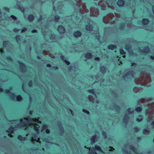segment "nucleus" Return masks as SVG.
<instances>
[{
	"instance_id": "obj_63",
	"label": "nucleus",
	"mask_w": 154,
	"mask_h": 154,
	"mask_svg": "<svg viewBox=\"0 0 154 154\" xmlns=\"http://www.w3.org/2000/svg\"><path fill=\"white\" fill-rule=\"evenodd\" d=\"M141 139V138L140 137H137V139L138 140H140Z\"/></svg>"
},
{
	"instance_id": "obj_16",
	"label": "nucleus",
	"mask_w": 154,
	"mask_h": 154,
	"mask_svg": "<svg viewBox=\"0 0 154 154\" xmlns=\"http://www.w3.org/2000/svg\"><path fill=\"white\" fill-rule=\"evenodd\" d=\"M14 130V128L13 127H11L8 128V129L6 130V131L9 133H12Z\"/></svg>"
},
{
	"instance_id": "obj_48",
	"label": "nucleus",
	"mask_w": 154,
	"mask_h": 154,
	"mask_svg": "<svg viewBox=\"0 0 154 154\" xmlns=\"http://www.w3.org/2000/svg\"><path fill=\"white\" fill-rule=\"evenodd\" d=\"M31 32L32 33H37L38 32L35 29H33L32 30Z\"/></svg>"
},
{
	"instance_id": "obj_25",
	"label": "nucleus",
	"mask_w": 154,
	"mask_h": 154,
	"mask_svg": "<svg viewBox=\"0 0 154 154\" xmlns=\"http://www.w3.org/2000/svg\"><path fill=\"white\" fill-rule=\"evenodd\" d=\"M132 72L131 71H128L127 72L126 74L123 75V77L124 78H127V75H130L131 74H132Z\"/></svg>"
},
{
	"instance_id": "obj_41",
	"label": "nucleus",
	"mask_w": 154,
	"mask_h": 154,
	"mask_svg": "<svg viewBox=\"0 0 154 154\" xmlns=\"http://www.w3.org/2000/svg\"><path fill=\"white\" fill-rule=\"evenodd\" d=\"M60 58L61 60H63L64 61V60L66 59V58L63 55L60 56Z\"/></svg>"
},
{
	"instance_id": "obj_47",
	"label": "nucleus",
	"mask_w": 154,
	"mask_h": 154,
	"mask_svg": "<svg viewBox=\"0 0 154 154\" xmlns=\"http://www.w3.org/2000/svg\"><path fill=\"white\" fill-rule=\"evenodd\" d=\"M95 38L97 40H100V35H96L95 36Z\"/></svg>"
},
{
	"instance_id": "obj_55",
	"label": "nucleus",
	"mask_w": 154,
	"mask_h": 154,
	"mask_svg": "<svg viewBox=\"0 0 154 154\" xmlns=\"http://www.w3.org/2000/svg\"><path fill=\"white\" fill-rule=\"evenodd\" d=\"M136 65V63H133L131 64V66L135 67Z\"/></svg>"
},
{
	"instance_id": "obj_44",
	"label": "nucleus",
	"mask_w": 154,
	"mask_h": 154,
	"mask_svg": "<svg viewBox=\"0 0 154 154\" xmlns=\"http://www.w3.org/2000/svg\"><path fill=\"white\" fill-rule=\"evenodd\" d=\"M19 29H18L17 28H15L13 29V31L16 33H17L19 31Z\"/></svg>"
},
{
	"instance_id": "obj_19",
	"label": "nucleus",
	"mask_w": 154,
	"mask_h": 154,
	"mask_svg": "<svg viewBox=\"0 0 154 154\" xmlns=\"http://www.w3.org/2000/svg\"><path fill=\"white\" fill-rule=\"evenodd\" d=\"M97 136L96 135H94L92 136L90 139V140L91 142L93 143H94L95 142V140Z\"/></svg>"
},
{
	"instance_id": "obj_7",
	"label": "nucleus",
	"mask_w": 154,
	"mask_h": 154,
	"mask_svg": "<svg viewBox=\"0 0 154 154\" xmlns=\"http://www.w3.org/2000/svg\"><path fill=\"white\" fill-rule=\"evenodd\" d=\"M107 48L109 50H113L114 49L116 48L117 46L115 45L110 44L108 45Z\"/></svg>"
},
{
	"instance_id": "obj_21",
	"label": "nucleus",
	"mask_w": 154,
	"mask_h": 154,
	"mask_svg": "<svg viewBox=\"0 0 154 154\" xmlns=\"http://www.w3.org/2000/svg\"><path fill=\"white\" fill-rule=\"evenodd\" d=\"M138 117H140V118H137L136 119V121L138 122H141L143 119V116L141 115H140L138 116Z\"/></svg>"
},
{
	"instance_id": "obj_46",
	"label": "nucleus",
	"mask_w": 154,
	"mask_h": 154,
	"mask_svg": "<svg viewBox=\"0 0 154 154\" xmlns=\"http://www.w3.org/2000/svg\"><path fill=\"white\" fill-rule=\"evenodd\" d=\"M42 17L41 16H40L38 19V22H41L42 20Z\"/></svg>"
},
{
	"instance_id": "obj_4",
	"label": "nucleus",
	"mask_w": 154,
	"mask_h": 154,
	"mask_svg": "<svg viewBox=\"0 0 154 154\" xmlns=\"http://www.w3.org/2000/svg\"><path fill=\"white\" fill-rule=\"evenodd\" d=\"M82 34V32L79 30H77L74 32L73 35L75 38H79L81 36Z\"/></svg>"
},
{
	"instance_id": "obj_2",
	"label": "nucleus",
	"mask_w": 154,
	"mask_h": 154,
	"mask_svg": "<svg viewBox=\"0 0 154 154\" xmlns=\"http://www.w3.org/2000/svg\"><path fill=\"white\" fill-rule=\"evenodd\" d=\"M18 62L20 64V69L21 71H25L26 70V65L22 62L18 61Z\"/></svg>"
},
{
	"instance_id": "obj_5",
	"label": "nucleus",
	"mask_w": 154,
	"mask_h": 154,
	"mask_svg": "<svg viewBox=\"0 0 154 154\" xmlns=\"http://www.w3.org/2000/svg\"><path fill=\"white\" fill-rule=\"evenodd\" d=\"M86 30L87 31H91L93 29V26L92 24H88L85 26Z\"/></svg>"
},
{
	"instance_id": "obj_61",
	"label": "nucleus",
	"mask_w": 154,
	"mask_h": 154,
	"mask_svg": "<svg viewBox=\"0 0 154 154\" xmlns=\"http://www.w3.org/2000/svg\"><path fill=\"white\" fill-rule=\"evenodd\" d=\"M3 91V89L2 88H0V92H2Z\"/></svg>"
},
{
	"instance_id": "obj_53",
	"label": "nucleus",
	"mask_w": 154,
	"mask_h": 154,
	"mask_svg": "<svg viewBox=\"0 0 154 154\" xmlns=\"http://www.w3.org/2000/svg\"><path fill=\"white\" fill-rule=\"evenodd\" d=\"M12 95L11 96L12 98H14L15 97V94L12 93H11Z\"/></svg>"
},
{
	"instance_id": "obj_3",
	"label": "nucleus",
	"mask_w": 154,
	"mask_h": 154,
	"mask_svg": "<svg viewBox=\"0 0 154 154\" xmlns=\"http://www.w3.org/2000/svg\"><path fill=\"white\" fill-rule=\"evenodd\" d=\"M23 120H21V121L22 122L21 123H20L18 124L17 125H22L21 126L22 127H27L29 125V123H30L29 121H23Z\"/></svg>"
},
{
	"instance_id": "obj_59",
	"label": "nucleus",
	"mask_w": 154,
	"mask_h": 154,
	"mask_svg": "<svg viewBox=\"0 0 154 154\" xmlns=\"http://www.w3.org/2000/svg\"><path fill=\"white\" fill-rule=\"evenodd\" d=\"M143 131L144 132H149V131L147 130V129H144L143 130Z\"/></svg>"
},
{
	"instance_id": "obj_36",
	"label": "nucleus",
	"mask_w": 154,
	"mask_h": 154,
	"mask_svg": "<svg viewBox=\"0 0 154 154\" xmlns=\"http://www.w3.org/2000/svg\"><path fill=\"white\" fill-rule=\"evenodd\" d=\"M6 59L8 61H12V58L10 56H8L6 58Z\"/></svg>"
},
{
	"instance_id": "obj_20",
	"label": "nucleus",
	"mask_w": 154,
	"mask_h": 154,
	"mask_svg": "<svg viewBox=\"0 0 154 154\" xmlns=\"http://www.w3.org/2000/svg\"><path fill=\"white\" fill-rule=\"evenodd\" d=\"M135 110L137 112L140 113L142 111V109L140 106L137 107L135 108Z\"/></svg>"
},
{
	"instance_id": "obj_8",
	"label": "nucleus",
	"mask_w": 154,
	"mask_h": 154,
	"mask_svg": "<svg viewBox=\"0 0 154 154\" xmlns=\"http://www.w3.org/2000/svg\"><path fill=\"white\" fill-rule=\"evenodd\" d=\"M149 20H148L147 19L144 18L142 20V24L144 25H147L149 23Z\"/></svg>"
},
{
	"instance_id": "obj_52",
	"label": "nucleus",
	"mask_w": 154,
	"mask_h": 154,
	"mask_svg": "<svg viewBox=\"0 0 154 154\" xmlns=\"http://www.w3.org/2000/svg\"><path fill=\"white\" fill-rule=\"evenodd\" d=\"M11 89V88H10V89H6L5 91L7 93H11L10 90Z\"/></svg>"
},
{
	"instance_id": "obj_29",
	"label": "nucleus",
	"mask_w": 154,
	"mask_h": 154,
	"mask_svg": "<svg viewBox=\"0 0 154 154\" xmlns=\"http://www.w3.org/2000/svg\"><path fill=\"white\" fill-rule=\"evenodd\" d=\"M149 48L148 47H147L146 48H145L143 50H141V51L142 52L147 54L149 51Z\"/></svg>"
},
{
	"instance_id": "obj_37",
	"label": "nucleus",
	"mask_w": 154,
	"mask_h": 154,
	"mask_svg": "<svg viewBox=\"0 0 154 154\" xmlns=\"http://www.w3.org/2000/svg\"><path fill=\"white\" fill-rule=\"evenodd\" d=\"M14 20H17V18L14 15H11L10 16Z\"/></svg>"
},
{
	"instance_id": "obj_26",
	"label": "nucleus",
	"mask_w": 154,
	"mask_h": 154,
	"mask_svg": "<svg viewBox=\"0 0 154 154\" xmlns=\"http://www.w3.org/2000/svg\"><path fill=\"white\" fill-rule=\"evenodd\" d=\"M8 43V41H4L3 42V48H5L7 47Z\"/></svg>"
},
{
	"instance_id": "obj_49",
	"label": "nucleus",
	"mask_w": 154,
	"mask_h": 154,
	"mask_svg": "<svg viewBox=\"0 0 154 154\" xmlns=\"http://www.w3.org/2000/svg\"><path fill=\"white\" fill-rule=\"evenodd\" d=\"M94 59L96 61H99L100 60V58L99 57H96Z\"/></svg>"
},
{
	"instance_id": "obj_10",
	"label": "nucleus",
	"mask_w": 154,
	"mask_h": 154,
	"mask_svg": "<svg viewBox=\"0 0 154 154\" xmlns=\"http://www.w3.org/2000/svg\"><path fill=\"white\" fill-rule=\"evenodd\" d=\"M130 149L137 154H143L142 153H138V152H137V149L133 146H131Z\"/></svg>"
},
{
	"instance_id": "obj_35",
	"label": "nucleus",
	"mask_w": 154,
	"mask_h": 154,
	"mask_svg": "<svg viewBox=\"0 0 154 154\" xmlns=\"http://www.w3.org/2000/svg\"><path fill=\"white\" fill-rule=\"evenodd\" d=\"M127 111L128 113L131 114H132L133 112V111H131V109L130 108H128L127 110Z\"/></svg>"
},
{
	"instance_id": "obj_45",
	"label": "nucleus",
	"mask_w": 154,
	"mask_h": 154,
	"mask_svg": "<svg viewBox=\"0 0 154 154\" xmlns=\"http://www.w3.org/2000/svg\"><path fill=\"white\" fill-rule=\"evenodd\" d=\"M64 62H65V63L67 65H69L70 64V62L67 60L66 59L64 60Z\"/></svg>"
},
{
	"instance_id": "obj_27",
	"label": "nucleus",
	"mask_w": 154,
	"mask_h": 154,
	"mask_svg": "<svg viewBox=\"0 0 154 154\" xmlns=\"http://www.w3.org/2000/svg\"><path fill=\"white\" fill-rule=\"evenodd\" d=\"M60 19V16L57 15H56L54 16V21L56 22H58L59 21V20Z\"/></svg>"
},
{
	"instance_id": "obj_30",
	"label": "nucleus",
	"mask_w": 154,
	"mask_h": 154,
	"mask_svg": "<svg viewBox=\"0 0 154 154\" xmlns=\"http://www.w3.org/2000/svg\"><path fill=\"white\" fill-rule=\"evenodd\" d=\"M125 48L128 51H129L131 49V46H130L128 44H127L125 45Z\"/></svg>"
},
{
	"instance_id": "obj_50",
	"label": "nucleus",
	"mask_w": 154,
	"mask_h": 154,
	"mask_svg": "<svg viewBox=\"0 0 154 154\" xmlns=\"http://www.w3.org/2000/svg\"><path fill=\"white\" fill-rule=\"evenodd\" d=\"M32 80H30L29 82V87H31L32 85Z\"/></svg>"
},
{
	"instance_id": "obj_57",
	"label": "nucleus",
	"mask_w": 154,
	"mask_h": 154,
	"mask_svg": "<svg viewBox=\"0 0 154 154\" xmlns=\"http://www.w3.org/2000/svg\"><path fill=\"white\" fill-rule=\"evenodd\" d=\"M69 111L71 112L72 115L73 116L74 115V113H73V111L70 109H69Z\"/></svg>"
},
{
	"instance_id": "obj_51",
	"label": "nucleus",
	"mask_w": 154,
	"mask_h": 154,
	"mask_svg": "<svg viewBox=\"0 0 154 154\" xmlns=\"http://www.w3.org/2000/svg\"><path fill=\"white\" fill-rule=\"evenodd\" d=\"M52 68L54 70H57L58 69V67H57V66H53L52 67Z\"/></svg>"
},
{
	"instance_id": "obj_22",
	"label": "nucleus",
	"mask_w": 154,
	"mask_h": 154,
	"mask_svg": "<svg viewBox=\"0 0 154 154\" xmlns=\"http://www.w3.org/2000/svg\"><path fill=\"white\" fill-rule=\"evenodd\" d=\"M95 148L96 150L98 151L99 152H101L102 151V150L101 147L98 145L95 146Z\"/></svg>"
},
{
	"instance_id": "obj_58",
	"label": "nucleus",
	"mask_w": 154,
	"mask_h": 154,
	"mask_svg": "<svg viewBox=\"0 0 154 154\" xmlns=\"http://www.w3.org/2000/svg\"><path fill=\"white\" fill-rule=\"evenodd\" d=\"M88 98L89 99L91 98L92 99V101L94 100V98L93 97H92V96H91L90 95L89 96Z\"/></svg>"
},
{
	"instance_id": "obj_12",
	"label": "nucleus",
	"mask_w": 154,
	"mask_h": 154,
	"mask_svg": "<svg viewBox=\"0 0 154 154\" xmlns=\"http://www.w3.org/2000/svg\"><path fill=\"white\" fill-rule=\"evenodd\" d=\"M92 57V54L90 53H87L85 54V57L86 59H90Z\"/></svg>"
},
{
	"instance_id": "obj_62",
	"label": "nucleus",
	"mask_w": 154,
	"mask_h": 154,
	"mask_svg": "<svg viewBox=\"0 0 154 154\" xmlns=\"http://www.w3.org/2000/svg\"><path fill=\"white\" fill-rule=\"evenodd\" d=\"M36 58L38 59H40V57L38 55L36 56Z\"/></svg>"
},
{
	"instance_id": "obj_17",
	"label": "nucleus",
	"mask_w": 154,
	"mask_h": 154,
	"mask_svg": "<svg viewBox=\"0 0 154 154\" xmlns=\"http://www.w3.org/2000/svg\"><path fill=\"white\" fill-rule=\"evenodd\" d=\"M17 100L18 102H20L23 100V99L22 97L20 95H18L16 97Z\"/></svg>"
},
{
	"instance_id": "obj_39",
	"label": "nucleus",
	"mask_w": 154,
	"mask_h": 154,
	"mask_svg": "<svg viewBox=\"0 0 154 154\" xmlns=\"http://www.w3.org/2000/svg\"><path fill=\"white\" fill-rule=\"evenodd\" d=\"M95 150H93V149H92L89 152V154H96V153L95 152Z\"/></svg>"
},
{
	"instance_id": "obj_28",
	"label": "nucleus",
	"mask_w": 154,
	"mask_h": 154,
	"mask_svg": "<svg viewBox=\"0 0 154 154\" xmlns=\"http://www.w3.org/2000/svg\"><path fill=\"white\" fill-rule=\"evenodd\" d=\"M21 36L20 35H17L15 37V38L16 39L17 42H18L21 40Z\"/></svg>"
},
{
	"instance_id": "obj_32",
	"label": "nucleus",
	"mask_w": 154,
	"mask_h": 154,
	"mask_svg": "<svg viewBox=\"0 0 154 154\" xmlns=\"http://www.w3.org/2000/svg\"><path fill=\"white\" fill-rule=\"evenodd\" d=\"M82 111L84 113H86L87 115H89L90 114L89 112L85 109H83Z\"/></svg>"
},
{
	"instance_id": "obj_42",
	"label": "nucleus",
	"mask_w": 154,
	"mask_h": 154,
	"mask_svg": "<svg viewBox=\"0 0 154 154\" xmlns=\"http://www.w3.org/2000/svg\"><path fill=\"white\" fill-rule=\"evenodd\" d=\"M102 133H103V136H104V137L105 138H106L107 137V135H106V132L104 131H103V132Z\"/></svg>"
},
{
	"instance_id": "obj_14",
	"label": "nucleus",
	"mask_w": 154,
	"mask_h": 154,
	"mask_svg": "<svg viewBox=\"0 0 154 154\" xmlns=\"http://www.w3.org/2000/svg\"><path fill=\"white\" fill-rule=\"evenodd\" d=\"M115 110L117 112L119 113L120 110V108L119 105L115 104Z\"/></svg>"
},
{
	"instance_id": "obj_54",
	"label": "nucleus",
	"mask_w": 154,
	"mask_h": 154,
	"mask_svg": "<svg viewBox=\"0 0 154 154\" xmlns=\"http://www.w3.org/2000/svg\"><path fill=\"white\" fill-rule=\"evenodd\" d=\"M151 122L150 123V124L152 125H154V119H152Z\"/></svg>"
},
{
	"instance_id": "obj_43",
	"label": "nucleus",
	"mask_w": 154,
	"mask_h": 154,
	"mask_svg": "<svg viewBox=\"0 0 154 154\" xmlns=\"http://www.w3.org/2000/svg\"><path fill=\"white\" fill-rule=\"evenodd\" d=\"M134 129L135 132H137L139 130V128L137 127H134Z\"/></svg>"
},
{
	"instance_id": "obj_13",
	"label": "nucleus",
	"mask_w": 154,
	"mask_h": 154,
	"mask_svg": "<svg viewBox=\"0 0 154 154\" xmlns=\"http://www.w3.org/2000/svg\"><path fill=\"white\" fill-rule=\"evenodd\" d=\"M48 128V125L46 124H45V125H43L42 126V128H43L44 129H46V133L48 134H49L50 133V131L49 129L47 128Z\"/></svg>"
},
{
	"instance_id": "obj_34",
	"label": "nucleus",
	"mask_w": 154,
	"mask_h": 154,
	"mask_svg": "<svg viewBox=\"0 0 154 154\" xmlns=\"http://www.w3.org/2000/svg\"><path fill=\"white\" fill-rule=\"evenodd\" d=\"M34 130L37 132H39V129L38 128L37 126H34Z\"/></svg>"
},
{
	"instance_id": "obj_31",
	"label": "nucleus",
	"mask_w": 154,
	"mask_h": 154,
	"mask_svg": "<svg viewBox=\"0 0 154 154\" xmlns=\"http://www.w3.org/2000/svg\"><path fill=\"white\" fill-rule=\"evenodd\" d=\"M17 7H18L17 9L21 10V11L22 12H23L25 10V8L23 7L21 8V6L19 5H17Z\"/></svg>"
},
{
	"instance_id": "obj_23",
	"label": "nucleus",
	"mask_w": 154,
	"mask_h": 154,
	"mask_svg": "<svg viewBox=\"0 0 154 154\" xmlns=\"http://www.w3.org/2000/svg\"><path fill=\"white\" fill-rule=\"evenodd\" d=\"M59 127L60 128V133L61 134H63L64 133V128L61 125V124L59 126Z\"/></svg>"
},
{
	"instance_id": "obj_6",
	"label": "nucleus",
	"mask_w": 154,
	"mask_h": 154,
	"mask_svg": "<svg viewBox=\"0 0 154 154\" xmlns=\"http://www.w3.org/2000/svg\"><path fill=\"white\" fill-rule=\"evenodd\" d=\"M125 1L123 0H118L117 2V5L119 7H122L125 5Z\"/></svg>"
},
{
	"instance_id": "obj_9",
	"label": "nucleus",
	"mask_w": 154,
	"mask_h": 154,
	"mask_svg": "<svg viewBox=\"0 0 154 154\" xmlns=\"http://www.w3.org/2000/svg\"><path fill=\"white\" fill-rule=\"evenodd\" d=\"M34 19V16L32 14L29 15L28 17V20L29 22H32Z\"/></svg>"
},
{
	"instance_id": "obj_1",
	"label": "nucleus",
	"mask_w": 154,
	"mask_h": 154,
	"mask_svg": "<svg viewBox=\"0 0 154 154\" xmlns=\"http://www.w3.org/2000/svg\"><path fill=\"white\" fill-rule=\"evenodd\" d=\"M57 30L60 33L63 34L66 31L63 25H59L57 26Z\"/></svg>"
},
{
	"instance_id": "obj_64",
	"label": "nucleus",
	"mask_w": 154,
	"mask_h": 154,
	"mask_svg": "<svg viewBox=\"0 0 154 154\" xmlns=\"http://www.w3.org/2000/svg\"><path fill=\"white\" fill-rule=\"evenodd\" d=\"M23 44H25L26 43V41L25 40H24L22 42Z\"/></svg>"
},
{
	"instance_id": "obj_60",
	"label": "nucleus",
	"mask_w": 154,
	"mask_h": 154,
	"mask_svg": "<svg viewBox=\"0 0 154 154\" xmlns=\"http://www.w3.org/2000/svg\"><path fill=\"white\" fill-rule=\"evenodd\" d=\"M150 57L151 59L152 60H154V56H150Z\"/></svg>"
},
{
	"instance_id": "obj_15",
	"label": "nucleus",
	"mask_w": 154,
	"mask_h": 154,
	"mask_svg": "<svg viewBox=\"0 0 154 154\" xmlns=\"http://www.w3.org/2000/svg\"><path fill=\"white\" fill-rule=\"evenodd\" d=\"M87 91L88 93L94 95L96 96V94H95V92L94 89H88L87 90Z\"/></svg>"
},
{
	"instance_id": "obj_24",
	"label": "nucleus",
	"mask_w": 154,
	"mask_h": 154,
	"mask_svg": "<svg viewBox=\"0 0 154 154\" xmlns=\"http://www.w3.org/2000/svg\"><path fill=\"white\" fill-rule=\"evenodd\" d=\"M119 52L120 54L122 56L125 55L126 54V52L122 48L120 49Z\"/></svg>"
},
{
	"instance_id": "obj_18",
	"label": "nucleus",
	"mask_w": 154,
	"mask_h": 154,
	"mask_svg": "<svg viewBox=\"0 0 154 154\" xmlns=\"http://www.w3.org/2000/svg\"><path fill=\"white\" fill-rule=\"evenodd\" d=\"M129 117L128 116L125 115L123 117V121L125 123H127Z\"/></svg>"
},
{
	"instance_id": "obj_11",
	"label": "nucleus",
	"mask_w": 154,
	"mask_h": 154,
	"mask_svg": "<svg viewBox=\"0 0 154 154\" xmlns=\"http://www.w3.org/2000/svg\"><path fill=\"white\" fill-rule=\"evenodd\" d=\"M17 138L19 140L22 141L25 140L26 137H23L21 135H19L17 137Z\"/></svg>"
},
{
	"instance_id": "obj_40",
	"label": "nucleus",
	"mask_w": 154,
	"mask_h": 154,
	"mask_svg": "<svg viewBox=\"0 0 154 154\" xmlns=\"http://www.w3.org/2000/svg\"><path fill=\"white\" fill-rule=\"evenodd\" d=\"M27 30V29L26 27H23L21 30V32L23 33L25 32Z\"/></svg>"
},
{
	"instance_id": "obj_38",
	"label": "nucleus",
	"mask_w": 154,
	"mask_h": 154,
	"mask_svg": "<svg viewBox=\"0 0 154 154\" xmlns=\"http://www.w3.org/2000/svg\"><path fill=\"white\" fill-rule=\"evenodd\" d=\"M4 10L5 11H6L8 12H9V11H10V9L7 7H5L4 8Z\"/></svg>"
},
{
	"instance_id": "obj_33",
	"label": "nucleus",
	"mask_w": 154,
	"mask_h": 154,
	"mask_svg": "<svg viewBox=\"0 0 154 154\" xmlns=\"http://www.w3.org/2000/svg\"><path fill=\"white\" fill-rule=\"evenodd\" d=\"M105 67L103 66H102V68H100V70L103 72V73H104V71H105Z\"/></svg>"
},
{
	"instance_id": "obj_56",
	"label": "nucleus",
	"mask_w": 154,
	"mask_h": 154,
	"mask_svg": "<svg viewBox=\"0 0 154 154\" xmlns=\"http://www.w3.org/2000/svg\"><path fill=\"white\" fill-rule=\"evenodd\" d=\"M46 66L48 67H51V65L50 63H48L46 64Z\"/></svg>"
}]
</instances>
